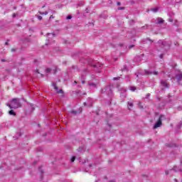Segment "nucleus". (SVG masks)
<instances>
[{"mask_svg": "<svg viewBox=\"0 0 182 182\" xmlns=\"http://www.w3.org/2000/svg\"><path fill=\"white\" fill-rule=\"evenodd\" d=\"M85 62H87V63H88V65H90V66H92L93 68L97 69L96 71L98 73H100V70L102 69V66H103V64H101L100 63H93V61H92V59L90 58L86 59Z\"/></svg>", "mask_w": 182, "mask_h": 182, "instance_id": "nucleus-1", "label": "nucleus"}, {"mask_svg": "<svg viewBox=\"0 0 182 182\" xmlns=\"http://www.w3.org/2000/svg\"><path fill=\"white\" fill-rule=\"evenodd\" d=\"M7 106L10 109H18V107H21V101L18 98H14L11 101V104H7Z\"/></svg>", "mask_w": 182, "mask_h": 182, "instance_id": "nucleus-2", "label": "nucleus"}, {"mask_svg": "<svg viewBox=\"0 0 182 182\" xmlns=\"http://www.w3.org/2000/svg\"><path fill=\"white\" fill-rule=\"evenodd\" d=\"M101 93H106L109 97H112L113 95V90H112V87L107 86L105 88L101 90Z\"/></svg>", "mask_w": 182, "mask_h": 182, "instance_id": "nucleus-3", "label": "nucleus"}, {"mask_svg": "<svg viewBox=\"0 0 182 182\" xmlns=\"http://www.w3.org/2000/svg\"><path fill=\"white\" fill-rule=\"evenodd\" d=\"M163 119H164V115L161 114L157 122L154 125L153 129H158V127H161V126L163 124Z\"/></svg>", "mask_w": 182, "mask_h": 182, "instance_id": "nucleus-4", "label": "nucleus"}, {"mask_svg": "<svg viewBox=\"0 0 182 182\" xmlns=\"http://www.w3.org/2000/svg\"><path fill=\"white\" fill-rule=\"evenodd\" d=\"M172 171H174L175 173H177V171H182L181 169H178L177 166H173L172 169H170L169 171H165L166 176H168V174H171Z\"/></svg>", "mask_w": 182, "mask_h": 182, "instance_id": "nucleus-5", "label": "nucleus"}, {"mask_svg": "<svg viewBox=\"0 0 182 182\" xmlns=\"http://www.w3.org/2000/svg\"><path fill=\"white\" fill-rule=\"evenodd\" d=\"M144 72L145 75H146V76H150V75H159V72L157 71H150V70H144Z\"/></svg>", "mask_w": 182, "mask_h": 182, "instance_id": "nucleus-6", "label": "nucleus"}, {"mask_svg": "<svg viewBox=\"0 0 182 182\" xmlns=\"http://www.w3.org/2000/svg\"><path fill=\"white\" fill-rule=\"evenodd\" d=\"M176 82L178 83H180V82H181V80H182V73L181 72H180V73H178L176 75Z\"/></svg>", "mask_w": 182, "mask_h": 182, "instance_id": "nucleus-7", "label": "nucleus"}, {"mask_svg": "<svg viewBox=\"0 0 182 182\" xmlns=\"http://www.w3.org/2000/svg\"><path fill=\"white\" fill-rule=\"evenodd\" d=\"M144 56V54H142L141 56L140 55H136L135 58H134V62H137L138 63L141 62V58H143Z\"/></svg>", "mask_w": 182, "mask_h": 182, "instance_id": "nucleus-8", "label": "nucleus"}, {"mask_svg": "<svg viewBox=\"0 0 182 182\" xmlns=\"http://www.w3.org/2000/svg\"><path fill=\"white\" fill-rule=\"evenodd\" d=\"M88 86L90 87V89H97V84L95 82H89Z\"/></svg>", "mask_w": 182, "mask_h": 182, "instance_id": "nucleus-9", "label": "nucleus"}, {"mask_svg": "<svg viewBox=\"0 0 182 182\" xmlns=\"http://www.w3.org/2000/svg\"><path fill=\"white\" fill-rule=\"evenodd\" d=\"M38 171L41 174V180H43V174L45 173V171H43V169H42V166H40L38 168Z\"/></svg>", "mask_w": 182, "mask_h": 182, "instance_id": "nucleus-10", "label": "nucleus"}, {"mask_svg": "<svg viewBox=\"0 0 182 182\" xmlns=\"http://www.w3.org/2000/svg\"><path fill=\"white\" fill-rule=\"evenodd\" d=\"M87 102H84L83 105L84 106H87L88 107H92V99L88 98L87 99Z\"/></svg>", "mask_w": 182, "mask_h": 182, "instance_id": "nucleus-11", "label": "nucleus"}, {"mask_svg": "<svg viewBox=\"0 0 182 182\" xmlns=\"http://www.w3.org/2000/svg\"><path fill=\"white\" fill-rule=\"evenodd\" d=\"M171 46V45H170V43L165 41V45H164L162 48L165 50H168V49H170Z\"/></svg>", "mask_w": 182, "mask_h": 182, "instance_id": "nucleus-12", "label": "nucleus"}, {"mask_svg": "<svg viewBox=\"0 0 182 182\" xmlns=\"http://www.w3.org/2000/svg\"><path fill=\"white\" fill-rule=\"evenodd\" d=\"M158 46L163 48L164 45H166V41L163 40H159L157 42Z\"/></svg>", "mask_w": 182, "mask_h": 182, "instance_id": "nucleus-13", "label": "nucleus"}, {"mask_svg": "<svg viewBox=\"0 0 182 182\" xmlns=\"http://www.w3.org/2000/svg\"><path fill=\"white\" fill-rule=\"evenodd\" d=\"M179 2H181V0H170V4L172 5H176V4H179Z\"/></svg>", "mask_w": 182, "mask_h": 182, "instance_id": "nucleus-14", "label": "nucleus"}, {"mask_svg": "<svg viewBox=\"0 0 182 182\" xmlns=\"http://www.w3.org/2000/svg\"><path fill=\"white\" fill-rule=\"evenodd\" d=\"M127 96V94L126 93V91H124L120 94V97H122V99H126Z\"/></svg>", "mask_w": 182, "mask_h": 182, "instance_id": "nucleus-15", "label": "nucleus"}, {"mask_svg": "<svg viewBox=\"0 0 182 182\" xmlns=\"http://www.w3.org/2000/svg\"><path fill=\"white\" fill-rule=\"evenodd\" d=\"M156 23L161 25L162 23H164V20H163L161 18H158V21Z\"/></svg>", "mask_w": 182, "mask_h": 182, "instance_id": "nucleus-16", "label": "nucleus"}, {"mask_svg": "<svg viewBox=\"0 0 182 182\" xmlns=\"http://www.w3.org/2000/svg\"><path fill=\"white\" fill-rule=\"evenodd\" d=\"M22 136V132H19L16 133V136H14V139H18V137H21Z\"/></svg>", "mask_w": 182, "mask_h": 182, "instance_id": "nucleus-17", "label": "nucleus"}, {"mask_svg": "<svg viewBox=\"0 0 182 182\" xmlns=\"http://www.w3.org/2000/svg\"><path fill=\"white\" fill-rule=\"evenodd\" d=\"M9 114H10V116H16V113L15 112V111H14V109H11L9 112Z\"/></svg>", "mask_w": 182, "mask_h": 182, "instance_id": "nucleus-18", "label": "nucleus"}, {"mask_svg": "<svg viewBox=\"0 0 182 182\" xmlns=\"http://www.w3.org/2000/svg\"><path fill=\"white\" fill-rule=\"evenodd\" d=\"M147 29V26H144L141 28H139L136 31L137 32H141V30Z\"/></svg>", "mask_w": 182, "mask_h": 182, "instance_id": "nucleus-19", "label": "nucleus"}, {"mask_svg": "<svg viewBox=\"0 0 182 182\" xmlns=\"http://www.w3.org/2000/svg\"><path fill=\"white\" fill-rule=\"evenodd\" d=\"M147 41H149V42H151V43H153V42H154L153 40L150 39V38H144L142 40V42H147Z\"/></svg>", "mask_w": 182, "mask_h": 182, "instance_id": "nucleus-20", "label": "nucleus"}, {"mask_svg": "<svg viewBox=\"0 0 182 182\" xmlns=\"http://www.w3.org/2000/svg\"><path fill=\"white\" fill-rule=\"evenodd\" d=\"M161 85H162L164 87H168V85H167L166 81H161Z\"/></svg>", "mask_w": 182, "mask_h": 182, "instance_id": "nucleus-21", "label": "nucleus"}, {"mask_svg": "<svg viewBox=\"0 0 182 182\" xmlns=\"http://www.w3.org/2000/svg\"><path fill=\"white\" fill-rule=\"evenodd\" d=\"M150 11H151V12H154V14H156V12H159V8L156 7L154 9H151Z\"/></svg>", "mask_w": 182, "mask_h": 182, "instance_id": "nucleus-22", "label": "nucleus"}, {"mask_svg": "<svg viewBox=\"0 0 182 182\" xmlns=\"http://www.w3.org/2000/svg\"><path fill=\"white\" fill-rule=\"evenodd\" d=\"M73 95H76L77 97H80V96H81L80 91H73Z\"/></svg>", "mask_w": 182, "mask_h": 182, "instance_id": "nucleus-23", "label": "nucleus"}, {"mask_svg": "<svg viewBox=\"0 0 182 182\" xmlns=\"http://www.w3.org/2000/svg\"><path fill=\"white\" fill-rule=\"evenodd\" d=\"M71 114H73V116H76L79 112L77 110H72L70 112Z\"/></svg>", "mask_w": 182, "mask_h": 182, "instance_id": "nucleus-24", "label": "nucleus"}, {"mask_svg": "<svg viewBox=\"0 0 182 182\" xmlns=\"http://www.w3.org/2000/svg\"><path fill=\"white\" fill-rule=\"evenodd\" d=\"M122 72H128L129 70L127 69V65H124L123 68H122Z\"/></svg>", "mask_w": 182, "mask_h": 182, "instance_id": "nucleus-25", "label": "nucleus"}, {"mask_svg": "<svg viewBox=\"0 0 182 182\" xmlns=\"http://www.w3.org/2000/svg\"><path fill=\"white\" fill-rule=\"evenodd\" d=\"M129 90H131L132 92H134L136 90V87L134 86L129 87Z\"/></svg>", "mask_w": 182, "mask_h": 182, "instance_id": "nucleus-26", "label": "nucleus"}, {"mask_svg": "<svg viewBox=\"0 0 182 182\" xmlns=\"http://www.w3.org/2000/svg\"><path fill=\"white\" fill-rule=\"evenodd\" d=\"M135 23H136V22L134 21V20H130L129 22V25H130L131 26H133V25H134Z\"/></svg>", "mask_w": 182, "mask_h": 182, "instance_id": "nucleus-27", "label": "nucleus"}, {"mask_svg": "<svg viewBox=\"0 0 182 182\" xmlns=\"http://www.w3.org/2000/svg\"><path fill=\"white\" fill-rule=\"evenodd\" d=\"M167 147H176V144H168Z\"/></svg>", "mask_w": 182, "mask_h": 182, "instance_id": "nucleus-28", "label": "nucleus"}, {"mask_svg": "<svg viewBox=\"0 0 182 182\" xmlns=\"http://www.w3.org/2000/svg\"><path fill=\"white\" fill-rule=\"evenodd\" d=\"M173 25V26L178 27V26H179L178 21L177 20H175V22H174V23Z\"/></svg>", "mask_w": 182, "mask_h": 182, "instance_id": "nucleus-29", "label": "nucleus"}, {"mask_svg": "<svg viewBox=\"0 0 182 182\" xmlns=\"http://www.w3.org/2000/svg\"><path fill=\"white\" fill-rule=\"evenodd\" d=\"M75 160H76V156H72V157L70 158V161H71V163H73V162L75 161Z\"/></svg>", "mask_w": 182, "mask_h": 182, "instance_id": "nucleus-30", "label": "nucleus"}, {"mask_svg": "<svg viewBox=\"0 0 182 182\" xmlns=\"http://www.w3.org/2000/svg\"><path fill=\"white\" fill-rule=\"evenodd\" d=\"M50 72H52V69L51 68H46V73H50Z\"/></svg>", "mask_w": 182, "mask_h": 182, "instance_id": "nucleus-31", "label": "nucleus"}, {"mask_svg": "<svg viewBox=\"0 0 182 182\" xmlns=\"http://www.w3.org/2000/svg\"><path fill=\"white\" fill-rule=\"evenodd\" d=\"M38 14H40V15H48V11H46V12L38 11Z\"/></svg>", "mask_w": 182, "mask_h": 182, "instance_id": "nucleus-32", "label": "nucleus"}, {"mask_svg": "<svg viewBox=\"0 0 182 182\" xmlns=\"http://www.w3.org/2000/svg\"><path fill=\"white\" fill-rule=\"evenodd\" d=\"M72 69H73V70H78V68H77V65H73Z\"/></svg>", "mask_w": 182, "mask_h": 182, "instance_id": "nucleus-33", "label": "nucleus"}, {"mask_svg": "<svg viewBox=\"0 0 182 182\" xmlns=\"http://www.w3.org/2000/svg\"><path fill=\"white\" fill-rule=\"evenodd\" d=\"M127 105H128V106H129V107H133V102H127Z\"/></svg>", "mask_w": 182, "mask_h": 182, "instance_id": "nucleus-34", "label": "nucleus"}, {"mask_svg": "<svg viewBox=\"0 0 182 182\" xmlns=\"http://www.w3.org/2000/svg\"><path fill=\"white\" fill-rule=\"evenodd\" d=\"M168 16H169L170 18H173V16L174 15V13H173V12H169V13L168 14Z\"/></svg>", "mask_w": 182, "mask_h": 182, "instance_id": "nucleus-35", "label": "nucleus"}, {"mask_svg": "<svg viewBox=\"0 0 182 182\" xmlns=\"http://www.w3.org/2000/svg\"><path fill=\"white\" fill-rule=\"evenodd\" d=\"M36 18H37L38 21H42V16L36 15Z\"/></svg>", "mask_w": 182, "mask_h": 182, "instance_id": "nucleus-36", "label": "nucleus"}, {"mask_svg": "<svg viewBox=\"0 0 182 182\" xmlns=\"http://www.w3.org/2000/svg\"><path fill=\"white\" fill-rule=\"evenodd\" d=\"M30 107H31V112L33 111V110H35V107H33V105L31 104V105H30Z\"/></svg>", "mask_w": 182, "mask_h": 182, "instance_id": "nucleus-37", "label": "nucleus"}, {"mask_svg": "<svg viewBox=\"0 0 182 182\" xmlns=\"http://www.w3.org/2000/svg\"><path fill=\"white\" fill-rule=\"evenodd\" d=\"M107 126H108L109 127L108 130H110V129H112V124H110L109 122L107 123Z\"/></svg>", "mask_w": 182, "mask_h": 182, "instance_id": "nucleus-38", "label": "nucleus"}, {"mask_svg": "<svg viewBox=\"0 0 182 182\" xmlns=\"http://www.w3.org/2000/svg\"><path fill=\"white\" fill-rule=\"evenodd\" d=\"M118 11H124L125 9V7H118Z\"/></svg>", "mask_w": 182, "mask_h": 182, "instance_id": "nucleus-39", "label": "nucleus"}, {"mask_svg": "<svg viewBox=\"0 0 182 182\" xmlns=\"http://www.w3.org/2000/svg\"><path fill=\"white\" fill-rule=\"evenodd\" d=\"M113 80H120V77H114Z\"/></svg>", "mask_w": 182, "mask_h": 182, "instance_id": "nucleus-40", "label": "nucleus"}, {"mask_svg": "<svg viewBox=\"0 0 182 182\" xmlns=\"http://www.w3.org/2000/svg\"><path fill=\"white\" fill-rule=\"evenodd\" d=\"M181 127H182V122L177 125V129H180Z\"/></svg>", "mask_w": 182, "mask_h": 182, "instance_id": "nucleus-41", "label": "nucleus"}, {"mask_svg": "<svg viewBox=\"0 0 182 182\" xmlns=\"http://www.w3.org/2000/svg\"><path fill=\"white\" fill-rule=\"evenodd\" d=\"M150 97V93L146 94L145 99H149Z\"/></svg>", "mask_w": 182, "mask_h": 182, "instance_id": "nucleus-42", "label": "nucleus"}, {"mask_svg": "<svg viewBox=\"0 0 182 182\" xmlns=\"http://www.w3.org/2000/svg\"><path fill=\"white\" fill-rule=\"evenodd\" d=\"M57 93H63V90H58V91H57Z\"/></svg>", "mask_w": 182, "mask_h": 182, "instance_id": "nucleus-43", "label": "nucleus"}, {"mask_svg": "<svg viewBox=\"0 0 182 182\" xmlns=\"http://www.w3.org/2000/svg\"><path fill=\"white\" fill-rule=\"evenodd\" d=\"M85 12H86V14H89V12H90V10H89V8H87L85 9Z\"/></svg>", "mask_w": 182, "mask_h": 182, "instance_id": "nucleus-44", "label": "nucleus"}, {"mask_svg": "<svg viewBox=\"0 0 182 182\" xmlns=\"http://www.w3.org/2000/svg\"><path fill=\"white\" fill-rule=\"evenodd\" d=\"M134 48V45H130V46H129V49H132V48Z\"/></svg>", "mask_w": 182, "mask_h": 182, "instance_id": "nucleus-45", "label": "nucleus"}, {"mask_svg": "<svg viewBox=\"0 0 182 182\" xmlns=\"http://www.w3.org/2000/svg\"><path fill=\"white\" fill-rule=\"evenodd\" d=\"M66 19L68 20L72 19V16L69 15L68 16H67Z\"/></svg>", "mask_w": 182, "mask_h": 182, "instance_id": "nucleus-46", "label": "nucleus"}, {"mask_svg": "<svg viewBox=\"0 0 182 182\" xmlns=\"http://www.w3.org/2000/svg\"><path fill=\"white\" fill-rule=\"evenodd\" d=\"M55 90H56V92H58L59 91V87H58V86L57 87H55Z\"/></svg>", "mask_w": 182, "mask_h": 182, "instance_id": "nucleus-47", "label": "nucleus"}, {"mask_svg": "<svg viewBox=\"0 0 182 182\" xmlns=\"http://www.w3.org/2000/svg\"><path fill=\"white\" fill-rule=\"evenodd\" d=\"M53 87H54V89H55V87H57V86H56V82H53Z\"/></svg>", "mask_w": 182, "mask_h": 182, "instance_id": "nucleus-48", "label": "nucleus"}, {"mask_svg": "<svg viewBox=\"0 0 182 182\" xmlns=\"http://www.w3.org/2000/svg\"><path fill=\"white\" fill-rule=\"evenodd\" d=\"M117 5L118 6H120V5H122V3H120L119 1H117Z\"/></svg>", "mask_w": 182, "mask_h": 182, "instance_id": "nucleus-49", "label": "nucleus"}, {"mask_svg": "<svg viewBox=\"0 0 182 182\" xmlns=\"http://www.w3.org/2000/svg\"><path fill=\"white\" fill-rule=\"evenodd\" d=\"M173 18H170L168 19V22H173Z\"/></svg>", "mask_w": 182, "mask_h": 182, "instance_id": "nucleus-50", "label": "nucleus"}, {"mask_svg": "<svg viewBox=\"0 0 182 182\" xmlns=\"http://www.w3.org/2000/svg\"><path fill=\"white\" fill-rule=\"evenodd\" d=\"M159 58H160V59H163L164 55H163V54H161V55H159Z\"/></svg>", "mask_w": 182, "mask_h": 182, "instance_id": "nucleus-51", "label": "nucleus"}, {"mask_svg": "<svg viewBox=\"0 0 182 182\" xmlns=\"http://www.w3.org/2000/svg\"><path fill=\"white\" fill-rule=\"evenodd\" d=\"M108 105H112V99L109 100V101L107 102Z\"/></svg>", "mask_w": 182, "mask_h": 182, "instance_id": "nucleus-52", "label": "nucleus"}, {"mask_svg": "<svg viewBox=\"0 0 182 182\" xmlns=\"http://www.w3.org/2000/svg\"><path fill=\"white\" fill-rule=\"evenodd\" d=\"M9 40H7V41L5 43V45H6V46H8V45H9Z\"/></svg>", "mask_w": 182, "mask_h": 182, "instance_id": "nucleus-53", "label": "nucleus"}, {"mask_svg": "<svg viewBox=\"0 0 182 182\" xmlns=\"http://www.w3.org/2000/svg\"><path fill=\"white\" fill-rule=\"evenodd\" d=\"M53 18H55V16H53V15H51L49 18V19H53Z\"/></svg>", "mask_w": 182, "mask_h": 182, "instance_id": "nucleus-54", "label": "nucleus"}, {"mask_svg": "<svg viewBox=\"0 0 182 182\" xmlns=\"http://www.w3.org/2000/svg\"><path fill=\"white\" fill-rule=\"evenodd\" d=\"M16 49H15V48L11 49V52H16Z\"/></svg>", "mask_w": 182, "mask_h": 182, "instance_id": "nucleus-55", "label": "nucleus"}, {"mask_svg": "<svg viewBox=\"0 0 182 182\" xmlns=\"http://www.w3.org/2000/svg\"><path fill=\"white\" fill-rule=\"evenodd\" d=\"M77 15H80V12L79 11V10H77Z\"/></svg>", "mask_w": 182, "mask_h": 182, "instance_id": "nucleus-56", "label": "nucleus"}, {"mask_svg": "<svg viewBox=\"0 0 182 182\" xmlns=\"http://www.w3.org/2000/svg\"><path fill=\"white\" fill-rule=\"evenodd\" d=\"M16 14H13V18H16Z\"/></svg>", "mask_w": 182, "mask_h": 182, "instance_id": "nucleus-57", "label": "nucleus"}, {"mask_svg": "<svg viewBox=\"0 0 182 182\" xmlns=\"http://www.w3.org/2000/svg\"><path fill=\"white\" fill-rule=\"evenodd\" d=\"M81 83H82V85H85V80H82V81L81 82Z\"/></svg>", "mask_w": 182, "mask_h": 182, "instance_id": "nucleus-58", "label": "nucleus"}, {"mask_svg": "<svg viewBox=\"0 0 182 182\" xmlns=\"http://www.w3.org/2000/svg\"><path fill=\"white\" fill-rule=\"evenodd\" d=\"M41 77H45V75L41 74Z\"/></svg>", "mask_w": 182, "mask_h": 182, "instance_id": "nucleus-59", "label": "nucleus"}, {"mask_svg": "<svg viewBox=\"0 0 182 182\" xmlns=\"http://www.w3.org/2000/svg\"><path fill=\"white\" fill-rule=\"evenodd\" d=\"M100 18H106V17H104L102 15H100Z\"/></svg>", "mask_w": 182, "mask_h": 182, "instance_id": "nucleus-60", "label": "nucleus"}, {"mask_svg": "<svg viewBox=\"0 0 182 182\" xmlns=\"http://www.w3.org/2000/svg\"><path fill=\"white\" fill-rule=\"evenodd\" d=\"M36 73H38V74L40 73L39 70H36Z\"/></svg>", "mask_w": 182, "mask_h": 182, "instance_id": "nucleus-61", "label": "nucleus"}, {"mask_svg": "<svg viewBox=\"0 0 182 182\" xmlns=\"http://www.w3.org/2000/svg\"><path fill=\"white\" fill-rule=\"evenodd\" d=\"M89 167H93V165L92 164H90Z\"/></svg>", "mask_w": 182, "mask_h": 182, "instance_id": "nucleus-62", "label": "nucleus"}, {"mask_svg": "<svg viewBox=\"0 0 182 182\" xmlns=\"http://www.w3.org/2000/svg\"><path fill=\"white\" fill-rule=\"evenodd\" d=\"M53 36H56L55 33H52Z\"/></svg>", "mask_w": 182, "mask_h": 182, "instance_id": "nucleus-63", "label": "nucleus"}, {"mask_svg": "<svg viewBox=\"0 0 182 182\" xmlns=\"http://www.w3.org/2000/svg\"><path fill=\"white\" fill-rule=\"evenodd\" d=\"M181 164H182V158L181 159Z\"/></svg>", "mask_w": 182, "mask_h": 182, "instance_id": "nucleus-64", "label": "nucleus"}]
</instances>
